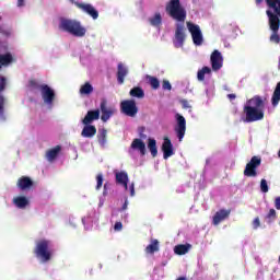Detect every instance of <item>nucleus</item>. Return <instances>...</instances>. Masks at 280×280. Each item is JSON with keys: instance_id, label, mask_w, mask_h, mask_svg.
Wrapping results in <instances>:
<instances>
[{"instance_id": "1", "label": "nucleus", "mask_w": 280, "mask_h": 280, "mask_svg": "<svg viewBox=\"0 0 280 280\" xmlns=\"http://www.w3.org/2000/svg\"><path fill=\"white\" fill-rule=\"evenodd\" d=\"M266 110V98L256 95L249 98L244 105V115L242 121L244 124H253V121H261Z\"/></svg>"}, {"instance_id": "2", "label": "nucleus", "mask_w": 280, "mask_h": 280, "mask_svg": "<svg viewBox=\"0 0 280 280\" xmlns=\"http://www.w3.org/2000/svg\"><path fill=\"white\" fill-rule=\"evenodd\" d=\"M268 5V10L266 14L268 16V25L271 31V35L269 37L270 43L275 45H279L280 36H279V27H280V0H266Z\"/></svg>"}, {"instance_id": "3", "label": "nucleus", "mask_w": 280, "mask_h": 280, "mask_svg": "<svg viewBox=\"0 0 280 280\" xmlns=\"http://www.w3.org/2000/svg\"><path fill=\"white\" fill-rule=\"evenodd\" d=\"M34 255L44 264L51 261V257H54V243L47 238L36 241Z\"/></svg>"}, {"instance_id": "4", "label": "nucleus", "mask_w": 280, "mask_h": 280, "mask_svg": "<svg viewBox=\"0 0 280 280\" xmlns=\"http://www.w3.org/2000/svg\"><path fill=\"white\" fill-rule=\"evenodd\" d=\"M166 14L177 21V23H185L187 19V11L180 5V0H171L165 7Z\"/></svg>"}, {"instance_id": "5", "label": "nucleus", "mask_w": 280, "mask_h": 280, "mask_svg": "<svg viewBox=\"0 0 280 280\" xmlns=\"http://www.w3.org/2000/svg\"><path fill=\"white\" fill-rule=\"evenodd\" d=\"M115 178H116V183L117 185H121V187H124L125 191H129L131 198H135V182L129 183V178H128V173L126 171H115Z\"/></svg>"}, {"instance_id": "6", "label": "nucleus", "mask_w": 280, "mask_h": 280, "mask_svg": "<svg viewBox=\"0 0 280 280\" xmlns=\"http://www.w3.org/2000/svg\"><path fill=\"white\" fill-rule=\"evenodd\" d=\"M186 25L189 34L191 35L194 45H196V47L202 46L205 37L202 36V30H200V26L198 24H194V22H187Z\"/></svg>"}, {"instance_id": "7", "label": "nucleus", "mask_w": 280, "mask_h": 280, "mask_svg": "<svg viewBox=\"0 0 280 280\" xmlns=\"http://www.w3.org/2000/svg\"><path fill=\"white\" fill-rule=\"evenodd\" d=\"M120 110L127 117H137L139 107H137V102H135V100H125L120 103Z\"/></svg>"}, {"instance_id": "8", "label": "nucleus", "mask_w": 280, "mask_h": 280, "mask_svg": "<svg viewBox=\"0 0 280 280\" xmlns=\"http://www.w3.org/2000/svg\"><path fill=\"white\" fill-rule=\"evenodd\" d=\"M259 165H261V158L253 156L249 163L246 164L244 176L255 178L257 176V167H259Z\"/></svg>"}, {"instance_id": "9", "label": "nucleus", "mask_w": 280, "mask_h": 280, "mask_svg": "<svg viewBox=\"0 0 280 280\" xmlns=\"http://www.w3.org/2000/svg\"><path fill=\"white\" fill-rule=\"evenodd\" d=\"M175 119L176 126L174 130L177 135L178 140L183 141V139L185 138V132H187V120L180 114H176Z\"/></svg>"}, {"instance_id": "10", "label": "nucleus", "mask_w": 280, "mask_h": 280, "mask_svg": "<svg viewBox=\"0 0 280 280\" xmlns=\"http://www.w3.org/2000/svg\"><path fill=\"white\" fill-rule=\"evenodd\" d=\"M185 22H177L176 31H175V38H174V46L179 49L185 45Z\"/></svg>"}, {"instance_id": "11", "label": "nucleus", "mask_w": 280, "mask_h": 280, "mask_svg": "<svg viewBox=\"0 0 280 280\" xmlns=\"http://www.w3.org/2000/svg\"><path fill=\"white\" fill-rule=\"evenodd\" d=\"M72 3H74V5L79 8V10H82V12L89 14V16H91L94 21H97V19L100 18V12L95 10V7H93V4L84 2H73V0Z\"/></svg>"}, {"instance_id": "12", "label": "nucleus", "mask_w": 280, "mask_h": 280, "mask_svg": "<svg viewBox=\"0 0 280 280\" xmlns=\"http://www.w3.org/2000/svg\"><path fill=\"white\" fill-rule=\"evenodd\" d=\"M135 152H138L140 156H145V142L143 140L136 138L132 140L131 145L129 148L130 156H135Z\"/></svg>"}, {"instance_id": "13", "label": "nucleus", "mask_w": 280, "mask_h": 280, "mask_svg": "<svg viewBox=\"0 0 280 280\" xmlns=\"http://www.w3.org/2000/svg\"><path fill=\"white\" fill-rule=\"evenodd\" d=\"M40 93H42L44 103L47 104L48 106H51V104H54V101L56 100V92H54V90L50 89L49 85L42 84Z\"/></svg>"}, {"instance_id": "14", "label": "nucleus", "mask_w": 280, "mask_h": 280, "mask_svg": "<svg viewBox=\"0 0 280 280\" xmlns=\"http://www.w3.org/2000/svg\"><path fill=\"white\" fill-rule=\"evenodd\" d=\"M101 119L102 121L106 122L108 121V119H110L113 117V115H115L116 109L115 107H108V102L106 100H103L101 102Z\"/></svg>"}, {"instance_id": "15", "label": "nucleus", "mask_w": 280, "mask_h": 280, "mask_svg": "<svg viewBox=\"0 0 280 280\" xmlns=\"http://www.w3.org/2000/svg\"><path fill=\"white\" fill-rule=\"evenodd\" d=\"M71 35L77 38H84L86 36V27H84L80 22H71Z\"/></svg>"}, {"instance_id": "16", "label": "nucleus", "mask_w": 280, "mask_h": 280, "mask_svg": "<svg viewBox=\"0 0 280 280\" xmlns=\"http://www.w3.org/2000/svg\"><path fill=\"white\" fill-rule=\"evenodd\" d=\"M210 60H211L213 71H220V69H222V62H224V59L220 50H214L211 54Z\"/></svg>"}, {"instance_id": "17", "label": "nucleus", "mask_w": 280, "mask_h": 280, "mask_svg": "<svg viewBox=\"0 0 280 280\" xmlns=\"http://www.w3.org/2000/svg\"><path fill=\"white\" fill-rule=\"evenodd\" d=\"M229 215H231V210L222 209L217 211L215 214L213 215L212 224H214V226H218V224H221V222H224V220H226Z\"/></svg>"}, {"instance_id": "18", "label": "nucleus", "mask_w": 280, "mask_h": 280, "mask_svg": "<svg viewBox=\"0 0 280 280\" xmlns=\"http://www.w3.org/2000/svg\"><path fill=\"white\" fill-rule=\"evenodd\" d=\"M19 189H21L22 191H25L27 189H32V187H34V182L32 180V178L27 177V176H22L18 179L16 183Z\"/></svg>"}, {"instance_id": "19", "label": "nucleus", "mask_w": 280, "mask_h": 280, "mask_svg": "<svg viewBox=\"0 0 280 280\" xmlns=\"http://www.w3.org/2000/svg\"><path fill=\"white\" fill-rule=\"evenodd\" d=\"M148 22L151 27L160 30L163 25V15L160 12H155L153 15L149 16Z\"/></svg>"}, {"instance_id": "20", "label": "nucleus", "mask_w": 280, "mask_h": 280, "mask_svg": "<svg viewBox=\"0 0 280 280\" xmlns=\"http://www.w3.org/2000/svg\"><path fill=\"white\" fill-rule=\"evenodd\" d=\"M162 151L164 153V159H170V156H174V145H172V140H170V138H164Z\"/></svg>"}, {"instance_id": "21", "label": "nucleus", "mask_w": 280, "mask_h": 280, "mask_svg": "<svg viewBox=\"0 0 280 280\" xmlns=\"http://www.w3.org/2000/svg\"><path fill=\"white\" fill-rule=\"evenodd\" d=\"M82 224L85 231H93V226L97 224V218L95 214H89L82 219Z\"/></svg>"}, {"instance_id": "22", "label": "nucleus", "mask_w": 280, "mask_h": 280, "mask_svg": "<svg viewBox=\"0 0 280 280\" xmlns=\"http://www.w3.org/2000/svg\"><path fill=\"white\" fill-rule=\"evenodd\" d=\"M117 81L118 84H124L126 80V75H128V67L121 62L118 63L117 67Z\"/></svg>"}, {"instance_id": "23", "label": "nucleus", "mask_w": 280, "mask_h": 280, "mask_svg": "<svg viewBox=\"0 0 280 280\" xmlns=\"http://www.w3.org/2000/svg\"><path fill=\"white\" fill-rule=\"evenodd\" d=\"M100 119V109L96 110H90L83 118V124L84 126L92 125L93 121H97Z\"/></svg>"}, {"instance_id": "24", "label": "nucleus", "mask_w": 280, "mask_h": 280, "mask_svg": "<svg viewBox=\"0 0 280 280\" xmlns=\"http://www.w3.org/2000/svg\"><path fill=\"white\" fill-rule=\"evenodd\" d=\"M12 62H16L12 52H5L3 55L0 54V69H3V67H10Z\"/></svg>"}, {"instance_id": "25", "label": "nucleus", "mask_w": 280, "mask_h": 280, "mask_svg": "<svg viewBox=\"0 0 280 280\" xmlns=\"http://www.w3.org/2000/svg\"><path fill=\"white\" fill-rule=\"evenodd\" d=\"M95 135H97V129L93 125H85L81 132V136L86 139H91V138L95 137Z\"/></svg>"}, {"instance_id": "26", "label": "nucleus", "mask_w": 280, "mask_h": 280, "mask_svg": "<svg viewBox=\"0 0 280 280\" xmlns=\"http://www.w3.org/2000/svg\"><path fill=\"white\" fill-rule=\"evenodd\" d=\"M189 250H191V244H189V243L179 244L174 247L175 255H179V256L187 255V253H189Z\"/></svg>"}, {"instance_id": "27", "label": "nucleus", "mask_w": 280, "mask_h": 280, "mask_svg": "<svg viewBox=\"0 0 280 280\" xmlns=\"http://www.w3.org/2000/svg\"><path fill=\"white\" fill-rule=\"evenodd\" d=\"M60 150H62V147L60 145H56L55 148L48 150L46 152L47 161H56V159H58V154H60Z\"/></svg>"}, {"instance_id": "28", "label": "nucleus", "mask_w": 280, "mask_h": 280, "mask_svg": "<svg viewBox=\"0 0 280 280\" xmlns=\"http://www.w3.org/2000/svg\"><path fill=\"white\" fill-rule=\"evenodd\" d=\"M13 205L18 207V209H25L30 205V199L27 197L19 196L13 198Z\"/></svg>"}, {"instance_id": "29", "label": "nucleus", "mask_w": 280, "mask_h": 280, "mask_svg": "<svg viewBox=\"0 0 280 280\" xmlns=\"http://www.w3.org/2000/svg\"><path fill=\"white\" fill-rule=\"evenodd\" d=\"M159 240H151L150 244L145 247L147 255H154V253H159Z\"/></svg>"}, {"instance_id": "30", "label": "nucleus", "mask_w": 280, "mask_h": 280, "mask_svg": "<svg viewBox=\"0 0 280 280\" xmlns=\"http://www.w3.org/2000/svg\"><path fill=\"white\" fill-rule=\"evenodd\" d=\"M129 95L130 97H137L138 100H143V97H145V92L143 91V89L136 86L130 90Z\"/></svg>"}, {"instance_id": "31", "label": "nucleus", "mask_w": 280, "mask_h": 280, "mask_svg": "<svg viewBox=\"0 0 280 280\" xmlns=\"http://www.w3.org/2000/svg\"><path fill=\"white\" fill-rule=\"evenodd\" d=\"M205 75H211V68L203 67L202 69L198 70L197 80L199 82H205Z\"/></svg>"}, {"instance_id": "32", "label": "nucleus", "mask_w": 280, "mask_h": 280, "mask_svg": "<svg viewBox=\"0 0 280 280\" xmlns=\"http://www.w3.org/2000/svg\"><path fill=\"white\" fill-rule=\"evenodd\" d=\"M145 80L154 91H156L161 86V81H159V79H156L155 77L147 75Z\"/></svg>"}, {"instance_id": "33", "label": "nucleus", "mask_w": 280, "mask_h": 280, "mask_svg": "<svg viewBox=\"0 0 280 280\" xmlns=\"http://www.w3.org/2000/svg\"><path fill=\"white\" fill-rule=\"evenodd\" d=\"M59 28L62 30V32H68L71 34V20L61 18Z\"/></svg>"}, {"instance_id": "34", "label": "nucleus", "mask_w": 280, "mask_h": 280, "mask_svg": "<svg viewBox=\"0 0 280 280\" xmlns=\"http://www.w3.org/2000/svg\"><path fill=\"white\" fill-rule=\"evenodd\" d=\"M79 93L80 95H83V96L91 95V93H93V85L86 82L85 84L81 85Z\"/></svg>"}, {"instance_id": "35", "label": "nucleus", "mask_w": 280, "mask_h": 280, "mask_svg": "<svg viewBox=\"0 0 280 280\" xmlns=\"http://www.w3.org/2000/svg\"><path fill=\"white\" fill-rule=\"evenodd\" d=\"M279 102H280V82L277 84L271 98L272 106H279Z\"/></svg>"}, {"instance_id": "36", "label": "nucleus", "mask_w": 280, "mask_h": 280, "mask_svg": "<svg viewBox=\"0 0 280 280\" xmlns=\"http://www.w3.org/2000/svg\"><path fill=\"white\" fill-rule=\"evenodd\" d=\"M108 135V131L106 129H101L98 131V143L102 148L106 147V136Z\"/></svg>"}, {"instance_id": "37", "label": "nucleus", "mask_w": 280, "mask_h": 280, "mask_svg": "<svg viewBox=\"0 0 280 280\" xmlns=\"http://www.w3.org/2000/svg\"><path fill=\"white\" fill-rule=\"evenodd\" d=\"M148 148H149L152 156H156V154H159V150L156 149V140L149 138Z\"/></svg>"}, {"instance_id": "38", "label": "nucleus", "mask_w": 280, "mask_h": 280, "mask_svg": "<svg viewBox=\"0 0 280 280\" xmlns=\"http://www.w3.org/2000/svg\"><path fill=\"white\" fill-rule=\"evenodd\" d=\"M2 19L3 18L0 16V21H2ZM0 36H2L3 38H10V36H12V30L5 28L0 25Z\"/></svg>"}, {"instance_id": "39", "label": "nucleus", "mask_w": 280, "mask_h": 280, "mask_svg": "<svg viewBox=\"0 0 280 280\" xmlns=\"http://www.w3.org/2000/svg\"><path fill=\"white\" fill-rule=\"evenodd\" d=\"M104 185V175L98 174L96 175V191H100L102 189V186Z\"/></svg>"}, {"instance_id": "40", "label": "nucleus", "mask_w": 280, "mask_h": 280, "mask_svg": "<svg viewBox=\"0 0 280 280\" xmlns=\"http://www.w3.org/2000/svg\"><path fill=\"white\" fill-rule=\"evenodd\" d=\"M266 219L268 220V223L271 224V222H275L277 219V211L275 209H270Z\"/></svg>"}, {"instance_id": "41", "label": "nucleus", "mask_w": 280, "mask_h": 280, "mask_svg": "<svg viewBox=\"0 0 280 280\" xmlns=\"http://www.w3.org/2000/svg\"><path fill=\"white\" fill-rule=\"evenodd\" d=\"M269 187H268V182L266 179L260 180V191L262 194H268Z\"/></svg>"}, {"instance_id": "42", "label": "nucleus", "mask_w": 280, "mask_h": 280, "mask_svg": "<svg viewBox=\"0 0 280 280\" xmlns=\"http://www.w3.org/2000/svg\"><path fill=\"white\" fill-rule=\"evenodd\" d=\"M5 113V96L0 94V115Z\"/></svg>"}, {"instance_id": "43", "label": "nucleus", "mask_w": 280, "mask_h": 280, "mask_svg": "<svg viewBox=\"0 0 280 280\" xmlns=\"http://www.w3.org/2000/svg\"><path fill=\"white\" fill-rule=\"evenodd\" d=\"M252 226H253L254 231H257V229H259V226H261V221L259 220V217H256L253 220Z\"/></svg>"}, {"instance_id": "44", "label": "nucleus", "mask_w": 280, "mask_h": 280, "mask_svg": "<svg viewBox=\"0 0 280 280\" xmlns=\"http://www.w3.org/2000/svg\"><path fill=\"white\" fill-rule=\"evenodd\" d=\"M162 89L163 91H172V83H170V81L167 80H163Z\"/></svg>"}, {"instance_id": "45", "label": "nucleus", "mask_w": 280, "mask_h": 280, "mask_svg": "<svg viewBox=\"0 0 280 280\" xmlns=\"http://www.w3.org/2000/svg\"><path fill=\"white\" fill-rule=\"evenodd\" d=\"M28 84H30L31 89H37L39 91H40V88L43 86V85L38 84V81H36V80H31L28 82Z\"/></svg>"}, {"instance_id": "46", "label": "nucleus", "mask_w": 280, "mask_h": 280, "mask_svg": "<svg viewBox=\"0 0 280 280\" xmlns=\"http://www.w3.org/2000/svg\"><path fill=\"white\" fill-rule=\"evenodd\" d=\"M5 84H7L5 77H1L0 78V93H1V91H5Z\"/></svg>"}, {"instance_id": "47", "label": "nucleus", "mask_w": 280, "mask_h": 280, "mask_svg": "<svg viewBox=\"0 0 280 280\" xmlns=\"http://www.w3.org/2000/svg\"><path fill=\"white\" fill-rule=\"evenodd\" d=\"M121 229H124V224H121V222H116L114 225V230L121 231Z\"/></svg>"}, {"instance_id": "48", "label": "nucleus", "mask_w": 280, "mask_h": 280, "mask_svg": "<svg viewBox=\"0 0 280 280\" xmlns=\"http://www.w3.org/2000/svg\"><path fill=\"white\" fill-rule=\"evenodd\" d=\"M128 205H129V202H128V197H125V202H124V205H122L120 211H126V209H128Z\"/></svg>"}, {"instance_id": "49", "label": "nucleus", "mask_w": 280, "mask_h": 280, "mask_svg": "<svg viewBox=\"0 0 280 280\" xmlns=\"http://www.w3.org/2000/svg\"><path fill=\"white\" fill-rule=\"evenodd\" d=\"M275 207L276 209H278V211L280 210V197H277L275 200Z\"/></svg>"}, {"instance_id": "50", "label": "nucleus", "mask_w": 280, "mask_h": 280, "mask_svg": "<svg viewBox=\"0 0 280 280\" xmlns=\"http://www.w3.org/2000/svg\"><path fill=\"white\" fill-rule=\"evenodd\" d=\"M182 105H183V108H190L189 102H187L185 100L182 101Z\"/></svg>"}, {"instance_id": "51", "label": "nucleus", "mask_w": 280, "mask_h": 280, "mask_svg": "<svg viewBox=\"0 0 280 280\" xmlns=\"http://www.w3.org/2000/svg\"><path fill=\"white\" fill-rule=\"evenodd\" d=\"M25 5V0H18V8H23Z\"/></svg>"}, {"instance_id": "52", "label": "nucleus", "mask_w": 280, "mask_h": 280, "mask_svg": "<svg viewBox=\"0 0 280 280\" xmlns=\"http://www.w3.org/2000/svg\"><path fill=\"white\" fill-rule=\"evenodd\" d=\"M107 187H108V184H105V185H104L103 196H106V189H107Z\"/></svg>"}, {"instance_id": "53", "label": "nucleus", "mask_w": 280, "mask_h": 280, "mask_svg": "<svg viewBox=\"0 0 280 280\" xmlns=\"http://www.w3.org/2000/svg\"><path fill=\"white\" fill-rule=\"evenodd\" d=\"M228 97H229L230 100H235V94H229Z\"/></svg>"}, {"instance_id": "54", "label": "nucleus", "mask_w": 280, "mask_h": 280, "mask_svg": "<svg viewBox=\"0 0 280 280\" xmlns=\"http://www.w3.org/2000/svg\"><path fill=\"white\" fill-rule=\"evenodd\" d=\"M260 3H264V0H256L257 5H260Z\"/></svg>"}, {"instance_id": "55", "label": "nucleus", "mask_w": 280, "mask_h": 280, "mask_svg": "<svg viewBox=\"0 0 280 280\" xmlns=\"http://www.w3.org/2000/svg\"><path fill=\"white\" fill-rule=\"evenodd\" d=\"M176 280H187V278L186 277H179Z\"/></svg>"}, {"instance_id": "56", "label": "nucleus", "mask_w": 280, "mask_h": 280, "mask_svg": "<svg viewBox=\"0 0 280 280\" xmlns=\"http://www.w3.org/2000/svg\"><path fill=\"white\" fill-rule=\"evenodd\" d=\"M279 67H280V57H279Z\"/></svg>"}]
</instances>
